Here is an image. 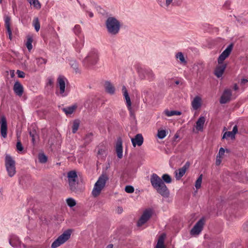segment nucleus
Returning <instances> with one entry per match:
<instances>
[{
  "label": "nucleus",
  "mask_w": 248,
  "mask_h": 248,
  "mask_svg": "<svg viewBox=\"0 0 248 248\" xmlns=\"http://www.w3.org/2000/svg\"><path fill=\"white\" fill-rule=\"evenodd\" d=\"M105 154V151L103 149H99L98 152V155H104Z\"/></svg>",
  "instance_id": "6e6d98bb"
},
{
  "label": "nucleus",
  "mask_w": 248,
  "mask_h": 248,
  "mask_svg": "<svg viewBox=\"0 0 248 248\" xmlns=\"http://www.w3.org/2000/svg\"><path fill=\"white\" fill-rule=\"evenodd\" d=\"M39 162L41 163H45L47 160V157L44 153H39L38 155Z\"/></svg>",
  "instance_id": "c9c22d12"
},
{
  "label": "nucleus",
  "mask_w": 248,
  "mask_h": 248,
  "mask_svg": "<svg viewBox=\"0 0 248 248\" xmlns=\"http://www.w3.org/2000/svg\"><path fill=\"white\" fill-rule=\"evenodd\" d=\"M16 149L18 152H21L23 151V147L20 140H18L16 143Z\"/></svg>",
  "instance_id": "a18cd8bd"
},
{
  "label": "nucleus",
  "mask_w": 248,
  "mask_h": 248,
  "mask_svg": "<svg viewBox=\"0 0 248 248\" xmlns=\"http://www.w3.org/2000/svg\"><path fill=\"white\" fill-rule=\"evenodd\" d=\"M224 153H225V150L223 148L221 147L220 148V149L219 150V152H218V154L217 156H219L221 157H223V156L224 155Z\"/></svg>",
  "instance_id": "8fccbe9b"
},
{
  "label": "nucleus",
  "mask_w": 248,
  "mask_h": 248,
  "mask_svg": "<svg viewBox=\"0 0 248 248\" xmlns=\"http://www.w3.org/2000/svg\"><path fill=\"white\" fill-rule=\"evenodd\" d=\"M189 163L188 162H186L182 168L176 170L175 171L176 179L177 180H180L184 175L186 170L189 168Z\"/></svg>",
  "instance_id": "f3484780"
},
{
  "label": "nucleus",
  "mask_w": 248,
  "mask_h": 248,
  "mask_svg": "<svg viewBox=\"0 0 248 248\" xmlns=\"http://www.w3.org/2000/svg\"><path fill=\"white\" fill-rule=\"evenodd\" d=\"M73 31L74 33L78 36V38L80 35H83L82 33L81 28L79 25H76L73 28Z\"/></svg>",
  "instance_id": "c756f323"
},
{
  "label": "nucleus",
  "mask_w": 248,
  "mask_h": 248,
  "mask_svg": "<svg viewBox=\"0 0 248 248\" xmlns=\"http://www.w3.org/2000/svg\"><path fill=\"white\" fill-rule=\"evenodd\" d=\"M68 82L67 78L63 76H59L57 78V87L58 89L56 94L61 97H65L68 95L65 90L66 84Z\"/></svg>",
  "instance_id": "423d86ee"
},
{
  "label": "nucleus",
  "mask_w": 248,
  "mask_h": 248,
  "mask_svg": "<svg viewBox=\"0 0 248 248\" xmlns=\"http://www.w3.org/2000/svg\"><path fill=\"white\" fill-rule=\"evenodd\" d=\"M162 181L167 184H170L171 182L172 179L171 177L168 174H164L162 176Z\"/></svg>",
  "instance_id": "58836bf2"
},
{
  "label": "nucleus",
  "mask_w": 248,
  "mask_h": 248,
  "mask_svg": "<svg viewBox=\"0 0 248 248\" xmlns=\"http://www.w3.org/2000/svg\"><path fill=\"white\" fill-rule=\"evenodd\" d=\"M13 90L17 95L20 96L22 95L23 93V86L19 82L16 81L15 83Z\"/></svg>",
  "instance_id": "a878e982"
},
{
  "label": "nucleus",
  "mask_w": 248,
  "mask_h": 248,
  "mask_svg": "<svg viewBox=\"0 0 248 248\" xmlns=\"http://www.w3.org/2000/svg\"><path fill=\"white\" fill-rule=\"evenodd\" d=\"M175 57L176 59L180 61L181 63L186 64V61L184 55L182 52H180L177 53L175 55Z\"/></svg>",
  "instance_id": "473e14b6"
},
{
  "label": "nucleus",
  "mask_w": 248,
  "mask_h": 248,
  "mask_svg": "<svg viewBox=\"0 0 248 248\" xmlns=\"http://www.w3.org/2000/svg\"><path fill=\"white\" fill-rule=\"evenodd\" d=\"M158 4L161 6L162 7H164L165 8V5H164V3L165 2H164L163 1H162L161 0H156Z\"/></svg>",
  "instance_id": "5fc2aeb1"
},
{
  "label": "nucleus",
  "mask_w": 248,
  "mask_h": 248,
  "mask_svg": "<svg viewBox=\"0 0 248 248\" xmlns=\"http://www.w3.org/2000/svg\"><path fill=\"white\" fill-rule=\"evenodd\" d=\"M33 41L32 38L31 36H28L27 38V41L26 43V46L29 51H30L32 48V43Z\"/></svg>",
  "instance_id": "e433bc0d"
},
{
  "label": "nucleus",
  "mask_w": 248,
  "mask_h": 248,
  "mask_svg": "<svg viewBox=\"0 0 248 248\" xmlns=\"http://www.w3.org/2000/svg\"><path fill=\"white\" fill-rule=\"evenodd\" d=\"M202 104V99L201 97L199 95L196 96L191 101V106L192 109L197 110L199 109Z\"/></svg>",
  "instance_id": "6ab92c4d"
},
{
  "label": "nucleus",
  "mask_w": 248,
  "mask_h": 248,
  "mask_svg": "<svg viewBox=\"0 0 248 248\" xmlns=\"http://www.w3.org/2000/svg\"><path fill=\"white\" fill-rule=\"evenodd\" d=\"M77 108V106L75 104L71 106L63 108H62V110L67 116H68L72 114L75 111Z\"/></svg>",
  "instance_id": "bb28decb"
},
{
  "label": "nucleus",
  "mask_w": 248,
  "mask_h": 248,
  "mask_svg": "<svg viewBox=\"0 0 248 248\" xmlns=\"http://www.w3.org/2000/svg\"><path fill=\"white\" fill-rule=\"evenodd\" d=\"M152 186L164 198H168L170 191L162 180L155 173H153L150 177Z\"/></svg>",
  "instance_id": "f257e3e1"
},
{
  "label": "nucleus",
  "mask_w": 248,
  "mask_h": 248,
  "mask_svg": "<svg viewBox=\"0 0 248 248\" xmlns=\"http://www.w3.org/2000/svg\"><path fill=\"white\" fill-rule=\"evenodd\" d=\"M90 17H93V14L91 11H87Z\"/></svg>",
  "instance_id": "13d9d810"
},
{
  "label": "nucleus",
  "mask_w": 248,
  "mask_h": 248,
  "mask_svg": "<svg viewBox=\"0 0 248 248\" xmlns=\"http://www.w3.org/2000/svg\"><path fill=\"white\" fill-rule=\"evenodd\" d=\"M107 32L111 35H116L120 31L121 28L120 21L114 16L107 18L105 22Z\"/></svg>",
  "instance_id": "7ed1b4c3"
},
{
  "label": "nucleus",
  "mask_w": 248,
  "mask_h": 248,
  "mask_svg": "<svg viewBox=\"0 0 248 248\" xmlns=\"http://www.w3.org/2000/svg\"><path fill=\"white\" fill-rule=\"evenodd\" d=\"M30 135L31 137V140L33 144L35 143V140L38 138V135L35 131L30 132Z\"/></svg>",
  "instance_id": "37998d69"
},
{
  "label": "nucleus",
  "mask_w": 248,
  "mask_h": 248,
  "mask_svg": "<svg viewBox=\"0 0 248 248\" xmlns=\"http://www.w3.org/2000/svg\"><path fill=\"white\" fill-rule=\"evenodd\" d=\"M0 134L3 138H6L7 136V124L4 116L0 118Z\"/></svg>",
  "instance_id": "4468645a"
},
{
  "label": "nucleus",
  "mask_w": 248,
  "mask_h": 248,
  "mask_svg": "<svg viewBox=\"0 0 248 248\" xmlns=\"http://www.w3.org/2000/svg\"><path fill=\"white\" fill-rule=\"evenodd\" d=\"M138 72L141 79H146L151 81L155 78V75L152 70L150 69H139Z\"/></svg>",
  "instance_id": "1a4fd4ad"
},
{
  "label": "nucleus",
  "mask_w": 248,
  "mask_h": 248,
  "mask_svg": "<svg viewBox=\"0 0 248 248\" xmlns=\"http://www.w3.org/2000/svg\"><path fill=\"white\" fill-rule=\"evenodd\" d=\"M232 96V92L230 89H226L224 90L220 99L221 104H225L229 101Z\"/></svg>",
  "instance_id": "aec40b11"
},
{
  "label": "nucleus",
  "mask_w": 248,
  "mask_h": 248,
  "mask_svg": "<svg viewBox=\"0 0 248 248\" xmlns=\"http://www.w3.org/2000/svg\"><path fill=\"white\" fill-rule=\"evenodd\" d=\"M133 146L135 147L137 145L141 146L143 142V138L141 134H137L134 138L131 139Z\"/></svg>",
  "instance_id": "4be33fe9"
},
{
  "label": "nucleus",
  "mask_w": 248,
  "mask_h": 248,
  "mask_svg": "<svg viewBox=\"0 0 248 248\" xmlns=\"http://www.w3.org/2000/svg\"><path fill=\"white\" fill-rule=\"evenodd\" d=\"M54 85V79L51 78H48L46 80V86L52 88Z\"/></svg>",
  "instance_id": "c03bdc74"
},
{
  "label": "nucleus",
  "mask_w": 248,
  "mask_h": 248,
  "mask_svg": "<svg viewBox=\"0 0 248 248\" xmlns=\"http://www.w3.org/2000/svg\"><path fill=\"white\" fill-rule=\"evenodd\" d=\"M232 48V45H229L219 55L217 59L218 65L217 66L214 71L215 75L217 78H220L222 77L226 68L227 65L224 63L223 62L230 54Z\"/></svg>",
  "instance_id": "f03ea898"
},
{
  "label": "nucleus",
  "mask_w": 248,
  "mask_h": 248,
  "mask_svg": "<svg viewBox=\"0 0 248 248\" xmlns=\"http://www.w3.org/2000/svg\"><path fill=\"white\" fill-rule=\"evenodd\" d=\"M66 203H67V205L70 207H72L75 206L76 204V201L72 198H67L66 199Z\"/></svg>",
  "instance_id": "a19ab883"
},
{
  "label": "nucleus",
  "mask_w": 248,
  "mask_h": 248,
  "mask_svg": "<svg viewBox=\"0 0 248 248\" xmlns=\"http://www.w3.org/2000/svg\"><path fill=\"white\" fill-rule=\"evenodd\" d=\"M122 90L127 108L131 112L132 111L131 102L125 86H123Z\"/></svg>",
  "instance_id": "a211bd4d"
},
{
  "label": "nucleus",
  "mask_w": 248,
  "mask_h": 248,
  "mask_svg": "<svg viewBox=\"0 0 248 248\" xmlns=\"http://www.w3.org/2000/svg\"><path fill=\"white\" fill-rule=\"evenodd\" d=\"M69 184L71 189H75L77 179L78 176L77 173L74 170L70 171L67 173Z\"/></svg>",
  "instance_id": "ddd939ff"
},
{
  "label": "nucleus",
  "mask_w": 248,
  "mask_h": 248,
  "mask_svg": "<svg viewBox=\"0 0 248 248\" xmlns=\"http://www.w3.org/2000/svg\"><path fill=\"white\" fill-rule=\"evenodd\" d=\"M235 138V135L232 131H227L224 133L222 139H228L230 138L233 139Z\"/></svg>",
  "instance_id": "4c0bfd02"
},
{
  "label": "nucleus",
  "mask_w": 248,
  "mask_h": 248,
  "mask_svg": "<svg viewBox=\"0 0 248 248\" xmlns=\"http://www.w3.org/2000/svg\"><path fill=\"white\" fill-rule=\"evenodd\" d=\"M116 152L117 156L121 159L123 157L122 140L121 138L118 139L116 144Z\"/></svg>",
  "instance_id": "393cba45"
},
{
  "label": "nucleus",
  "mask_w": 248,
  "mask_h": 248,
  "mask_svg": "<svg viewBox=\"0 0 248 248\" xmlns=\"http://www.w3.org/2000/svg\"><path fill=\"white\" fill-rule=\"evenodd\" d=\"M170 4H173V0H166L164 3L165 8L169 7Z\"/></svg>",
  "instance_id": "09e8293b"
},
{
  "label": "nucleus",
  "mask_w": 248,
  "mask_h": 248,
  "mask_svg": "<svg viewBox=\"0 0 248 248\" xmlns=\"http://www.w3.org/2000/svg\"><path fill=\"white\" fill-rule=\"evenodd\" d=\"M222 158L219 156H217L216 160V164L217 165H219L222 161Z\"/></svg>",
  "instance_id": "3c124183"
},
{
  "label": "nucleus",
  "mask_w": 248,
  "mask_h": 248,
  "mask_svg": "<svg viewBox=\"0 0 248 248\" xmlns=\"http://www.w3.org/2000/svg\"><path fill=\"white\" fill-rule=\"evenodd\" d=\"M77 0V1H78V2L80 4V5H81V7H82V8H83V9H84V8H85V6H84V5H81V4L80 3V2H79V0Z\"/></svg>",
  "instance_id": "e2e57ef3"
},
{
  "label": "nucleus",
  "mask_w": 248,
  "mask_h": 248,
  "mask_svg": "<svg viewBox=\"0 0 248 248\" xmlns=\"http://www.w3.org/2000/svg\"><path fill=\"white\" fill-rule=\"evenodd\" d=\"M234 135H235L238 132V128L236 125H234L233 127L232 130V131Z\"/></svg>",
  "instance_id": "864d4df0"
},
{
  "label": "nucleus",
  "mask_w": 248,
  "mask_h": 248,
  "mask_svg": "<svg viewBox=\"0 0 248 248\" xmlns=\"http://www.w3.org/2000/svg\"><path fill=\"white\" fill-rule=\"evenodd\" d=\"M165 237L166 235L164 233L159 237L155 248H165L164 243Z\"/></svg>",
  "instance_id": "cd10ccee"
},
{
  "label": "nucleus",
  "mask_w": 248,
  "mask_h": 248,
  "mask_svg": "<svg viewBox=\"0 0 248 248\" xmlns=\"http://www.w3.org/2000/svg\"><path fill=\"white\" fill-rule=\"evenodd\" d=\"M202 175L201 174L199 176L198 178L196 181L195 186L197 189H199L200 188L201 186V184L202 182Z\"/></svg>",
  "instance_id": "79ce46f5"
},
{
  "label": "nucleus",
  "mask_w": 248,
  "mask_h": 248,
  "mask_svg": "<svg viewBox=\"0 0 248 248\" xmlns=\"http://www.w3.org/2000/svg\"><path fill=\"white\" fill-rule=\"evenodd\" d=\"M141 97L145 103H149L153 98V93L151 89L145 88L141 92Z\"/></svg>",
  "instance_id": "f8f14e48"
},
{
  "label": "nucleus",
  "mask_w": 248,
  "mask_h": 248,
  "mask_svg": "<svg viewBox=\"0 0 248 248\" xmlns=\"http://www.w3.org/2000/svg\"><path fill=\"white\" fill-rule=\"evenodd\" d=\"M31 5L37 9H39L41 7V5L38 0H28Z\"/></svg>",
  "instance_id": "7c9ffc66"
},
{
  "label": "nucleus",
  "mask_w": 248,
  "mask_h": 248,
  "mask_svg": "<svg viewBox=\"0 0 248 248\" xmlns=\"http://www.w3.org/2000/svg\"><path fill=\"white\" fill-rule=\"evenodd\" d=\"M84 44V37L83 35H80L79 38L76 39L73 44V46L77 52H80L81 49L83 47Z\"/></svg>",
  "instance_id": "dca6fc26"
},
{
  "label": "nucleus",
  "mask_w": 248,
  "mask_h": 248,
  "mask_svg": "<svg viewBox=\"0 0 248 248\" xmlns=\"http://www.w3.org/2000/svg\"><path fill=\"white\" fill-rule=\"evenodd\" d=\"M122 210H123V209L121 208V207H119L117 209V212L119 213H122Z\"/></svg>",
  "instance_id": "bf43d9fd"
},
{
  "label": "nucleus",
  "mask_w": 248,
  "mask_h": 248,
  "mask_svg": "<svg viewBox=\"0 0 248 248\" xmlns=\"http://www.w3.org/2000/svg\"><path fill=\"white\" fill-rule=\"evenodd\" d=\"M167 135V131L165 130H159L157 132V137L160 139H164Z\"/></svg>",
  "instance_id": "ea45409f"
},
{
  "label": "nucleus",
  "mask_w": 248,
  "mask_h": 248,
  "mask_svg": "<svg viewBox=\"0 0 248 248\" xmlns=\"http://www.w3.org/2000/svg\"><path fill=\"white\" fill-rule=\"evenodd\" d=\"M2 0H0V3H1L2 2Z\"/></svg>",
  "instance_id": "69168bd1"
},
{
  "label": "nucleus",
  "mask_w": 248,
  "mask_h": 248,
  "mask_svg": "<svg viewBox=\"0 0 248 248\" xmlns=\"http://www.w3.org/2000/svg\"><path fill=\"white\" fill-rule=\"evenodd\" d=\"M204 222L203 218L200 219L191 229L190 234L192 235H198L202 230Z\"/></svg>",
  "instance_id": "2eb2a0df"
},
{
  "label": "nucleus",
  "mask_w": 248,
  "mask_h": 248,
  "mask_svg": "<svg viewBox=\"0 0 248 248\" xmlns=\"http://www.w3.org/2000/svg\"><path fill=\"white\" fill-rule=\"evenodd\" d=\"M4 21L5 23V26L8 34L9 38L10 40L12 39V31L10 28V21L11 17L9 16L5 15L4 16Z\"/></svg>",
  "instance_id": "412c9836"
},
{
  "label": "nucleus",
  "mask_w": 248,
  "mask_h": 248,
  "mask_svg": "<svg viewBox=\"0 0 248 248\" xmlns=\"http://www.w3.org/2000/svg\"><path fill=\"white\" fill-rule=\"evenodd\" d=\"M8 240L9 244L14 248H21L22 246L23 248L25 247V245L21 243V241L17 236L14 234H10L8 237Z\"/></svg>",
  "instance_id": "9b49d317"
},
{
  "label": "nucleus",
  "mask_w": 248,
  "mask_h": 248,
  "mask_svg": "<svg viewBox=\"0 0 248 248\" xmlns=\"http://www.w3.org/2000/svg\"><path fill=\"white\" fill-rule=\"evenodd\" d=\"M46 62V60L43 58H39L37 59V63L38 65L45 64Z\"/></svg>",
  "instance_id": "de8ad7c7"
},
{
  "label": "nucleus",
  "mask_w": 248,
  "mask_h": 248,
  "mask_svg": "<svg viewBox=\"0 0 248 248\" xmlns=\"http://www.w3.org/2000/svg\"><path fill=\"white\" fill-rule=\"evenodd\" d=\"M175 83L176 84H179V81L178 80H177V81H175Z\"/></svg>",
  "instance_id": "0e129e2a"
},
{
  "label": "nucleus",
  "mask_w": 248,
  "mask_h": 248,
  "mask_svg": "<svg viewBox=\"0 0 248 248\" xmlns=\"http://www.w3.org/2000/svg\"><path fill=\"white\" fill-rule=\"evenodd\" d=\"M108 179V176L106 174L103 173L99 176L97 181L95 183L92 192L93 197H96L100 195Z\"/></svg>",
  "instance_id": "39448f33"
},
{
  "label": "nucleus",
  "mask_w": 248,
  "mask_h": 248,
  "mask_svg": "<svg viewBox=\"0 0 248 248\" xmlns=\"http://www.w3.org/2000/svg\"><path fill=\"white\" fill-rule=\"evenodd\" d=\"M80 122L78 120H75L73 122L72 126V132L75 133L77 132L79 126Z\"/></svg>",
  "instance_id": "f704fd0d"
},
{
  "label": "nucleus",
  "mask_w": 248,
  "mask_h": 248,
  "mask_svg": "<svg viewBox=\"0 0 248 248\" xmlns=\"http://www.w3.org/2000/svg\"><path fill=\"white\" fill-rule=\"evenodd\" d=\"M98 60L99 55L97 50L92 49L83 60L82 63L86 68H92L97 63Z\"/></svg>",
  "instance_id": "20e7f679"
},
{
  "label": "nucleus",
  "mask_w": 248,
  "mask_h": 248,
  "mask_svg": "<svg viewBox=\"0 0 248 248\" xmlns=\"http://www.w3.org/2000/svg\"><path fill=\"white\" fill-rule=\"evenodd\" d=\"M105 91L108 94L113 95L115 93V88L114 85L109 81H106L104 83Z\"/></svg>",
  "instance_id": "b1692460"
},
{
  "label": "nucleus",
  "mask_w": 248,
  "mask_h": 248,
  "mask_svg": "<svg viewBox=\"0 0 248 248\" xmlns=\"http://www.w3.org/2000/svg\"><path fill=\"white\" fill-rule=\"evenodd\" d=\"M125 191L128 193H132L134 191V188L132 186H127L125 187Z\"/></svg>",
  "instance_id": "49530a36"
},
{
  "label": "nucleus",
  "mask_w": 248,
  "mask_h": 248,
  "mask_svg": "<svg viewBox=\"0 0 248 248\" xmlns=\"http://www.w3.org/2000/svg\"><path fill=\"white\" fill-rule=\"evenodd\" d=\"M32 24L34 29L36 31H38L40 28V25L39 19L37 17H35L33 19L32 21Z\"/></svg>",
  "instance_id": "72a5a7b5"
},
{
  "label": "nucleus",
  "mask_w": 248,
  "mask_h": 248,
  "mask_svg": "<svg viewBox=\"0 0 248 248\" xmlns=\"http://www.w3.org/2000/svg\"><path fill=\"white\" fill-rule=\"evenodd\" d=\"M71 234L70 230L64 231L52 243L51 248H57L65 243L70 238Z\"/></svg>",
  "instance_id": "0eeeda50"
},
{
  "label": "nucleus",
  "mask_w": 248,
  "mask_h": 248,
  "mask_svg": "<svg viewBox=\"0 0 248 248\" xmlns=\"http://www.w3.org/2000/svg\"><path fill=\"white\" fill-rule=\"evenodd\" d=\"M164 113L168 117H171L174 115H180L182 114V112L180 111L169 110L168 109H165L164 111Z\"/></svg>",
  "instance_id": "c85d7f7f"
},
{
  "label": "nucleus",
  "mask_w": 248,
  "mask_h": 248,
  "mask_svg": "<svg viewBox=\"0 0 248 248\" xmlns=\"http://www.w3.org/2000/svg\"><path fill=\"white\" fill-rule=\"evenodd\" d=\"M205 122V118L204 116H200L196 123L195 128L197 132H202L203 129Z\"/></svg>",
  "instance_id": "5701e85b"
},
{
  "label": "nucleus",
  "mask_w": 248,
  "mask_h": 248,
  "mask_svg": "<svg viewBox=\"0 0 248 248\" xmlns=\"http://www.w3.org/2000/svg\"><path fill=\"white\" fill-rule=\"evenodd\" d=\"M5 167L8 175L12 177L16 173V162L11 155H6L5 156Z\"/></svg>",
  "instance_id": "6e6552de"
},
{
  "label": "nucleus",
  "mask_w": 248,
  "mask_h": 248,
  "mask_svg": "<svg viewBox=\"0 0 248 248\" xmlns=\"http://www.w3.org/2000/svg\"><path fill=\"white\" fill-rule=\"evenodd\" d=\"M69 64H70L71 67L75 71L76 73L79 72L78 69V63L76 61L74 60H71L69 61Z\"/></svg>",
  "instance_id": "2f4dec72"
},
{
  "label": "nucleus",
  "mask_w": 248,
  "mask_h": 248,
  "mask_svg": "<svg viewBox=\"0 0 248 248\" xmlns=\"http://www.w3.org/2000/svg\"><path fill=\"white\" fill-rule=\"evenodd\" d=\"M17 74L19 78H23L25 77V73L23 71L17 70Z\"/></svg>",
  "instance_id": "603ef678"
},
{
  "label": "nucleus",
  "mask_w": 248,
  "mask_h": 248,
  "mask_svg": "<svg viewBox=\"0 0 248 248\" xmlns=\"http://www.w3.org/2000/svg\"><path fill=\"white\" fill-rule=\"evenodd\" d=\"M238 89V86L237 85V84H234V86H233V89L235 90V91H236Z\"/></svg>",
  "instance_id": "052dcab7"
},
{
  "label": "nucleus",
  "mask_w": 248,
  "mask_h": 248,
  "mask_svg": "<svg viewBox=\"0 0 248 248\" xmlns=\"http://www.w3.org/2000/svg\"><path fill=\"white\" fill-rule=\"evenodd\" d=\"M248 82V80L246 79V78H242L241 79V81H240V84L241 85H244L245 84H246V83H247Z\"/></svg>",
  "instance_id": "4d7b16f0"
},
{
  "label": "nucleus",
  "mask_w": 248,
  "mask_h": 248,
  "mask_svg": "<svg viewBox=\"0 0 248 248\" xmlns=\"http://www.w3.org/2000/svg\"><path fill=\"white\" fill-rule=\"evenodd\" d=\"M152 214L153 210L152 209L149 208L144 210L137 223L138 226H141L145 224L150 218Z\"/></svg>",
  "instance_id": "9d476101"
},
{
  "label": "nucleus",
  "mask_w": 248,
  "mask_h": 248,
  "mask_svg": "<svg viewBox=\"0 0 248 248\" xmlns=\"http://www.w3.org/2000/svg\"><path fill=\"white\" fill-rule=\"evenodd\" d=\"M113 246L112 244H109L108 245L106 248H113Z\"/></svg>",
  "instance_id": "680f3d73"
}]
</instances>
